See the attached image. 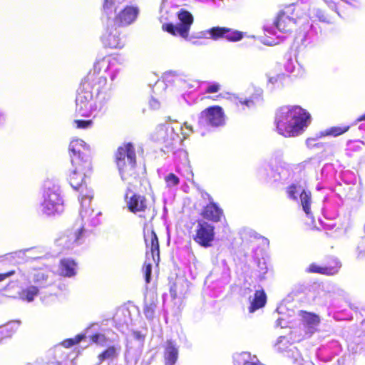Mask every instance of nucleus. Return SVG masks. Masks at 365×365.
Segmentation results:
<instances>
[{
	"label": "nucleus",
	"mask_w": 365,
	"mask_h": 365,
	"mask_svg": "<svg viewBox=\"0 0 365 365\" xmlns=\"http://www.w3.org/2000/svg\"><path fill=\"white\" fill-rule=\"evenodd\" d=\"M310 114L299 106L280 107L274 117L276 130L284 138L302 135L310 124Z\"/></svg>",
	"instance_id": "obj_1"
},
{
	"label": "nucleus",
	"mask_w": 365,
	"mask_h": 365,
	"mask_svg": "<svg viewBox=\"0 0 365 365\" xmlns=\"http://www.w3.org/2000/svg\"><path fill=\"white\" fill-rule=\"evenodd\" d=\"M114 161L123 181L131 184L140 178L135 148L132 143H124L117 148L114 154Z\"/></svg>",
	"instance_id": "obj_2"
},
{
	"label": "nucleus",
	"mask_w": 365,
	"mask_h": 365,
	"mask_svg": "<svg viewBox=\"0 0 365 365\" xmlns=\"http://www.w3.org/2000/svg\"><path fill=\"white\" fill-rule=\"evenodd\" d=\"M124 199L128 210L138 215L140 219L143 220L145 226L147 225L148 221L155 217L156 215L155 206L145 195L131 192L130 189L128 188Z\"/></svg>",
	"instance_id": "obj_3"
},
{
	"label": "nucleus",
	"mask_w": 365,
	"mask_h": 365,
	"mask_svg": "<svg viewBox=\"0 0 365 365\" xmlns=\"http://www.w3.org/2000/svg\"><path fill=\"white\" fill-rule=\"evenodd\" d=\"M108 68V65L104 58L97 61L86 76L83 79L81 86L88 91L95 92L97 95L103 92L107 85V78L104 73Z\"/></svg>",
	"instance_id": "obj_4"
},
{
	"label": "nucleus",
	"mask_w": 365,
	"mask_h": 365,
	"mask_svg": "<svg viewBox=\"0 0 365 365\" xmlns=\"http://www.w3.org/2000/svg\"><path fill=\"white\" fill-rule=\"evenodd\" d=\"M177 16L180 21L178 25H174L172 23L164 24L162 26V29L173 36H180L187 39L191 25L194 21L193 16L191 13L185 9H180Z\"/></svg>",
	"instance_id": "obj_5"
},
{
	"label": "nucleus",
	"mask_w": 365,
	"mask_h": 365,
	"mask_svg": "<svg viewBox=\"0 0 365 365\" xmlns=\"http://www.w3.org/2000/svg\"><path fill=\"white\" fill-rule=\"evenodd\" d=\"M41 210L46 215H55L63 211V200L57 185H52L45 188Z\"/></svg>",
	"instance_id": "obj_6"
},
{
	"label": "nucleus",
	"mask_w": 365,
	"mask_h": 365,
	"mask_svg": "<svg viewBox=\"0 0 365 365\" xmlns=\"http://www.w3.org/2000/svg\"><path fill=\"white\" fill-rule=\"evenodd\" d=\"M215 239V226L204 220H197L192 235L194 242L200 247L207 248L212 246Z\"/></svg>",
	"instance_id": "obj_7"
},
{
	"label": "nucleus",
	"mask_w": 365,
	"mask_h": 365,
	"mask_svg": "<svg viewBox=\"0 0 365 365\" xmlns=\"http://www.w3.org/2000/svg\"><path fill=\"white\" fill-rule=\"evenodd\" d=\"M225 124V115L220 106H210L200 112L198 115V125L200 128L210 126L220 127Z\"/></svg>",
	"instance_id": "obj_8"
},
{
	"label": "nucleus",
	"mask_w": 365,
	"mask_h": 365,
	"mask_svg": "<svg viewBox=\"0 0 365 365\" xmlns=\"http://www.w3.org/2000/svg\"><path fill=\"white\" fill-rule=\"evenodd\" d=\"M68 151L72 165H83L91 162V149L81 139H73L68 145Z\"/></svg>",
	"instance_id": "obj_9"
},
{
	"label": "nucleus",
	"mask_w": 365,
	"mask_h": 365,
	"mask_svg": "<svg viewBox=\"0 0 365 365\" xmlns=\"http://www.w3.org/2000/svg\"><path fill=\"white\" fill-rule=\"evenodd\" d=\"M294 10V5H289L279 11L274 21L279 31L289 33L295 29L298 16Z\"/></svg>",
	"instance_id": "obj_10"
},
{
	"label": "nucleus",
	"mask_w": 365,
	"mask_h": 365,
	"mask_svg": "<svg viewBox=\"0 0 365 365\" xmlns=\"http://www.w3.org/2000/svg\"><path fill=\"white\" fill-rule=\"evenodd\" d=\"M91 170V162L86 161L83 165H72V170L68 175V182L71 186L76 190L83 192L87 190L84 178L86 173Z\"/></svg>",
	"instance_id": "obj_11"
},
{
	"label": "nucleus",
	"mask_w": 365,
	"mask_h": 365,
	"mask_svg": "<svg viewBox=\"0 0 365 365\" xmlns=\"http://www.w3.org/2000/svg\"><path fill=\"white\" fill-rule=\"evenodd\" d=\"M93 111V93L80 85L76 98V113L81 117H89Z\"/></svg>",
	"instance_id": "obj_12"
},
{
	"label": "nucleus",
	"mask_w": 365,
	"mask_h": 365,
	"mask_svg": "<svg viewBox=\"0 0 365 365\" xmlns=\"http://www.w3.org/2000/svg\"><path fill=\"white\" fill-rule=\"evenodd\" d=\"M144 242L146 247L147 259L150 254L153 261L156 265L160 262V245L158 236L153 230L148 233L144 232Z\"/></svg>",
	"instance_id": "obj_13"
},
{
	"label": "nucleus",
	"mask_w": 365,
	"mask_h": 365,
	"mask_svg": "<svg viewBox=\"0 0 365 365\" xmlns=\"http://www.w3.org/2000/svg\"><path fill=\"white\" fill-rule=\"evenodd\" d=\"M139 9L135 6H124L114 17V24L118 26H127L133 24L137 19Z\"/></svg>",
	"instance_id": "obj_14"
},
{
	"label": "nucleus",
	"mask_w": 365,
	"mask_h": 365,
	"mask_svg": "<svg viewBox=\"0 0 365 365\" xmlns=\"http://www.w3.org/2000/svg\"><path fill=\"white\" fill-rule=\"evenodd\" d=\"M206 195L208 197L209 203L203 207L200 215L208 221L218 222L221 221L223 217V210L213 201L212 197L209 194L206 193Z\"/></svg>",
	"instance_id": "obj_15"
},
{
	"label": "nucleus",
	"mask_w": 365,
	"mask_h": 365,
	"mask_svg": "<svg viewBox=\"0 0 365 365\" xmlns=\"http://www.w3.org/2000/svg\"><path fill=\"white\" fill-rule=\"evenodd\" d=\"M84 228L83 225L76 226L73 225L71 228L68 229L65 234L61 236L57 241L59 245H61L63 242L72 245L77 242L83 235Z\"/></svg>",
	"instance_id": "obj_16"
},
{
	"label": "nucleus",
	"mask_w": 365,
	"mask_h": 365,
	"mask_svg": "<svg viewBox=\"0 0 365 365\" xmlns=\"http://www.w3.org/2000/svg\"><path fill=\"white\" fill-rule=\"evenodd\" d=\"M178 359V349L172 340H167L164 352L165 365H175Z\"/></svg>",
	"instance_id": "obj_17"
},
{
	"label": "nucleus",
	"mask_w": 365,
	"mask_h": 365,
	"mask_svg": "<svg viewBox=\"0 0 365 365\" xmlns=\"http://www.w3.org/2000/svg\"><path fill=\"white\" fill-rule=\"evenodd\" d=\"M267 303V294L263 289L256 290L253 298L250 301L249 312L252 313L262 308Z\"/></svg>",
	"instance_id": "obj_18"
},
{
	"label": "nucleus",
	"mask_w": 365,
	"mask_h": 365,
	"mask_svg": "<svg viewBox=\"0 0 365 365\" xmlns=\"http://www.w3.org/2000/svg\"><path fill=\"white\" fill-rule=\"evenodd\" d=\"M77 264L75 260L70 258H63L59 262L60 274L63 277H71L76 274Z\"/></svg>",
	"instance_id": "obj_19"
},
{
	"label": "nucleus",
	"mask_w": 365,
	"mask_h": 365,
	"mask_svg": "<svg viewBox=\"0 0 365 365\" xmlns=\"http://www.w3.org/2000/svg\"><path fill=\"white\" fill-rule=\"evenodd\" d=\"M299 315L302 318V323L309 328L314 329L320 324V317L313 312L301 310Z\"/></svg>",
	"instance_id": "obj_20"
},
{
	"label": "nucleus",
	"mask_w": 365,
	"mask_h": 365,
	"mask_svg": "<svg viewBox=\"0 0 365 365\" xmlns=\"http://www.w3.org/2000/svg\"><path fill=\"white\" fill-rule=\"evenodd\" d=\"M102 43L103 46L109 48H120L123 46V43L120 38L116 34L108 33L102 37Z\"/></svg>",
	"instance_id": "obj_21"
},
{
	"label": "nucleus",
	"mask_w": 365,
	"mask_h": 365,
	"mask_svg": "<svg viewBox=\"0 0 365 365\" xmlns=\"http://www.w3.org/2000/svg\"><path fill=\"white\" fill-rule=\"evenodd\" d=\"M118 356V349L113 345L109 346L98 355V364H101L106 360H113Z\"/></svg>",
	"instance_id": "obj_22"
},
{
	"label": "nucleus",
	"mask_w": 365,
	"mask_h": 365,
	"mask_svg": "<svg viewBox=\"0 0 365 365\" xmlns=\"http://www.w3.org/2000/svg\"><path fill=\"white\" fill-rule=\"evenodd\" d=\"M300 200L304 212L309 215L311 214L312 194L309 191L303 190L300 194Z\"/></svg>",
	"instance_id": "obj_23"
},
{
	"label": "nucleus",
	"mask_w": 365,
	"mask_h": 365,
	"mask_svg": "<svg viewBox=\"0 0 365 365\" xmlns=\"http://www.w3.org/2000/svg\"><path fill=\"white\" fill-rule=\"evenodd\" d=\"M325 267L326 273L327 276H331L336 274L341 267V263L336 258H330L327 262V264Z\"/></svg>",
	"instance_id": "obj_24"
},
{
	"label": "nucleus",
	"mask_w": 365,
	"mask_h": 365,
	"mask_svg": "<svg viewBox=\"0 0 365 365\" xmlns=\"http://www.w3.org/2000/svg\"><path fill=\"white\" fill-rule=\"evenodd\" d=\"M224 38L231 42L239 41L242 39L244 34L242 31L225 27Z\"/></svg>",
	"instance_id": "obj_25"
},
{
	"label": "nucleus",
	"mask_w": 365,
	"mask_h": 365,
	"mask_svg": "<svg viewBox=\"0 0 365 365\" xmlns=\"http://www.w3.org/2000/svg\"><path fill=\"white\" fill-rule=\"evenodd\" d=\"M38 294V289L35 286H30L24 289L20 292V297L29 302H32L34 297Z\"/></svg>",
	"instance_id": "obj_26"
},
{
	"label": "nucleus",
	"mask_w": 365,
	"mask_h": 365,
	"mask_svg": "<svg viewBox=\"0 0 365 365\" xmlns=\"http://www.w3.org/2000/svg\"><path fill=\"white\" fill-rule=\"evenodd\" d=\"M205 32L209 35L208 38L217 41L221 38H224L225 26H213Z\"/></svg>",
	"instance_id": "obj_27"
},
{
	"label": "nucleus",
	"mask_w": 365,
	"mask_h": 365,
	"mask_svg": "<svg viewBox=\"0 0 365 365\" xmlns=\"http://www.w3.org/2000/svg\"><path fill=\"white\" fill-rule=\"evenodd\" d=\"M242 365H262L256 356L250 353H242L240 355Z\"/></svg>",
	"instance_id": "obj_28"
},
{
	"label": "nucleus",
	"mask_w": 365,
	"mask_h": 365,
	"mask_svg": "<svg viewBox=\"0 0 365 365\" xmlns=\"http://www.w3.org/2000/svg\"><path fill=\"white\" fill-rule=\"evenodd\" d=\"M157 299L153 298L149 303H146L143 308V313L147 318H153L156 309Z\"/></svg>",
	"instance_id": "obj_29"
},
{
	"label": "nucleus",
	"mask_w": 365,
	"mask_h": 365,
	"mask_svg": "<svg viewBox=\"0 0 365 365\" xmlns=\"http://www.w3.org/2000/svg\"><path fill=\"white\" fill-rule=\"evenodd\" d=\"M349 126H334L326 130V134L334 137L339 136L347 132Z\"/></svg>",
	"instance_id": "obj_30"
},
{
	"label": "nucleus",
	"mask_w": 365,
	"mask_h": 365,
	"mask_svg": "<svg viewBox=\"0 0 365 365\" xmlns=\"http://www.w3.org/2000/svg\"><path fill=\"white\" fill-rule=\"evenodd\" d=\"M307 273H316L327 275L325 267L319 266L316 263H311L306 269Z\"/></svg>",
	"instance_id": "obj_31"
},
{
	"label": "nucleus",
	"mask_w": 365,
	"mask_h": 365,
	"mask_svg": "<svg viewBox=\"0 0 365 365\" xmlns=\"http://www.w3.org/2000/svg\"><path fill=\"white\" fill-rule=\"evenodd\" d=\"M142 272L144 274L146 284H149L151 281L152 264L145 260L142 267Z\"/></svg>",
	"instance_id": "obj_32"
},
{
	"label": "nucleus",
	"mask_w": 365,
	"mask_h": 365,
	"mask_svg": "<svg viewBox=\"0 0 365 365\" xmlns=\"http://www.w3.org/2000/svg\"><path fill=\"white\" fill-rule=\"evenodd\" d=\"M91 341L96 344H103L107 341V337L104 334L95 333L90 336Z\"/></svg>",
	"instance_id": "obj_33"
},
{
	"label": "nucleus",
	"mask_w": 365,
	"mask_h": 365,
	"mask_svg": "<svg viewBox=\"0 0 365 365\" xmlns=\"http://www.w3.org/2000/svg\"><path fill=\"white\" fill-rule=\"evenodd\" d=\"M165 180L168 185V186H175L178 185L180 182V180L178 176H176L174 173L168 174L165 178Z\"/></svg>",
	"instance_id": "obj_34"
},
{
	"label": "nucleus",
	"mask_w": 365,
	"mask_h": 365,
	"mask_svg": "<svg viewBox=\"0 0 365 365\" xmlns=\"http://www.w3.org/2000/svg\"><path fill=\"white\" fill-rule=\"evenodd\" d=\"M74 123L77 128L85 129L90 127L93 124L92 120H76Z\"/></svg>",
	"instance_id": "obj_35"
},
{
	"label": "nucleus",
	"mask_w": 365,
	"mask_h": 365,
	"mask_svg": "<svg viewBox=\"0 0 365 365\" xmlns=\"http://www.w3.org/2000/svg\"><path fill=\"white\" fill-rule=\"evenodd\" d=\"M114 5L113 0H104L103 4V11L105 14L108 16L111 12V9Z\"/></svg>",
	"instance_id": "obj_36"
},
{
	"label": "nucleus",
	"mask_w": 365,
	"mask_h": 365,
	"mask_svg": "<svg viewBox=\"0 0 365 365\" xmlns=\"http://www.w3.org/2000/svg\"><path fill=\"white\" fill-rule=\"evenodd\" d=\"M287 192L289 197L296 200L297 193V187L295 184H292L287 188Z\"/></svg>",
	"instance_id": "obj_37"
},
{
	"label": "nucleus",
	"mask_w": 365,
	"mask_h": 365,
	"mask_svg": "<svg viewBox=\"0 0 365 365\" xmlns=\"http://www.w3.org/2000/svg\"><path fill=\"white\" fill-rule=\"evenodd\" d=\"M220 89V85L217 83H212L208 86L205 89V93H217Z\"/></svg>",
	"instance_id": "obj_38"
},
{
	"label": "nucleus",
	"mask_w": 365,
	"mask_h": 365,
	"mask_svg": "<svg viewBox=\"0 0 365 365\" xmlns=\"http://www.w3.org/2000/svg\"><path fill=\"white\" fill-rule=\"evenodd\" d=\"M170 296L173 299H175L178 297V284L173 282L170 287Z\"/></svg>",
	"instance_id": "obj_39"
},
{
	"label": "nucleus",
	"mask_w": 365,
	"mask_h": 365,
	"mask_svg": "<svg viewBox=\"0 0 365 365\" xmlns=\"http://www.w3.org/2000/svg\"><path fill=\"white\" fill-rule=\"evenodd\" d=\"M239 103L242 106H246L247 107L250 108L255 105V100L252 98L250 99L240 100Z\"/></svg>",
	"instance_id": "obj_40"
},
{
	"label": "nucleus",
	"mask_w": 365,
	"mask_h": 365,
	"mask_svg": "<svg viewBox=\"0 0 365 365\" xmlns=\"http://www.w3.org/2000/svg\"><path fill=\"white\" fill-rule=\"evenodd\" d=\"M15 270H10L6 273L0 274V282L5 280L7 277L12 276L15 274Z\"/></svg>",
	"instance_id": "obj_41"
},
{
	"label": "nucleus",
	"mask_w": 365,
	"mask_h": 365,
	"mask_svg": "<svg viewBox=\"0 0 365 365\" xmlns=\"http://www.w3.org/2000/svg\"><path fill=\"white\" fill-rule=\"evenodd\" d=\"M61 344L66 348H69L75 345L72 338L63 340Z\"/></svg>",
	"instance_id": "obj_42"
},
{
	"label": "nucleus",
	"mask_w": 365,
	"mask_h": 365,
	"mask_svg": "<svg viewBox=\"0 0 365 365\" xmlns=\"http://www.w3.org/2000/svg\"><path fill=\"white\" fill-rule=\"evenodd\" d=\"M85 338H86V335L85 334H77L76 336H75L74 338H72V339H73V341L74 342V344L76 345V344H78L79 342H81Z\"/></svg>",
	"instance_id": "obj_43"
},
{
	"label": "nucleus",
	"mask_w": 365,
	"mask_h": 365,
	"mask_svg": "<svg viewBox=\"0 0 365 365\" xmlns=\"http://www.w3.org/2000/svg\"><path fill=\"white\" fill-rule=\"evenodd\" d=\"M47 277L42 272H38L35 277V281L39 282L41 281L46 280Z\"/></svg>",
	"instance_id": "obj_44"
},
{
	"label": "nucleus",
	"mask_w": 365,
	"mask_h": 365,
	"mask_svg": "<svg viewBox=\"0 0 365 365\" xmlns=\"http://www.w3.org/2000/svg\"><path fill=\"white\" fill-rule=\"evenodd\" d=\"M11 331V329L9 327V325H5L2 327L1 333H6Z\"/></svg>",
	"instance_id": "obj_45"
},
{
	"label": "nucleus",
	"mask_w": 365,
	"mask_h": 365,
	"mask_svg": "<svg viewBox=\"0 0 365 365\" xmlns=\"http://www.w3.org/2000/svg\"><path fill=\"white\" fill-rule=\"evenodd\" d=\"M362 120H365V113L360 115L357 119H356V121H362Z\"/></svg>",
	"instance_id": "obj_46"
},
{
	"label": "nucleus",
	"mask_w": 365,
	"mask_h": 365,
	"mask_svg": "<svg viewBox=\"0 0 365 365\" xmlns=\"http://www.w3.org/2000/svg\"><path fill=\"white\" fill-rule=\"evenodd\" d=\"M84 197H88L89 199H91L92 195L88 193H85V194L82 193V199H83Z\"/></svg>",
	"instance_id": "obj_47"
}]
</instances>
